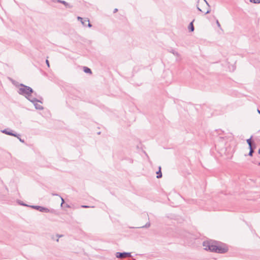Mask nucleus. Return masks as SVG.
<instances>
[{
    "label": "nucleus",
    "instance_id": "obj_1",
    "mask_svg": "<svg viewBox=\"0 0 260 260\" xmlns=\"http://www.w3.org/2000/svg\"><path fill=\"white\" fill-rule=\"evenodd\" d=\"M20 87L17 92L20 95L24 96L27 100L30 102L31 99L32 98V94L34 92L33 89L22 83L20 84Z\"/></svg>",
    "mask_w": 260,
    "mask_h": 260
},
{
    "label": "nucleus",
    "instance_id": "obj_2",
    "mask_svg": "<svg viewBox=\"0 0 260 260\" xmlns=\"http://www.w3.org/2000/svg\"><path fill=\"white\" fill-rule=\"evenodd\" d=\"M216 244H218V241L214 240H208L203 243L204 249L212 252H215V249Z\"/></svg>",
    "mask_w": 260,
    "mask_h": 260
},
{
    "label": "nucleus",
    "instance_id": "obj_3",
    "mask_svg": "<svg viewBox=\"0 0 260 260\" xmlns=\"http://www.w3.org/2000/svg\"><path fill=\"white\" fill-rule=\"evenodd\" d=\"M215 249V252L220 254H224L229 250L228 246L222 242L218 241V244H216Z\"/></svg>",
    "mask_w": 260,
    "mask_h": 260
},
{
    "label": "nucleus",
    "instance_id": "obj_4",
    "mask_svg": "<svg viewBox=\"0 0 260 260\" xmlns=\"http://www.w3.org/2000/svg\"><path fill=\"white\" fill-rule=\"evenodd\" d=\"M1 132L9 136H12L14 137H17L19 136V134H17L10 128H7L2 130Z\"/></svg>",
    "mask_w": 260,
    "mask_h": 260
},
{
    "label": "nucleus",
    "instance_id": "obj_5",
    "mask_svg": "<svg viewBox=\"0 0 260 260\" xmlns=\"http://www.w3.org/2000/svg\"><path fill=\"white\" fill-rule=\"evenodd\" d=\"M203 1V3L204 4H205L206 5V6L207 7V10L206 12L203 11L199 6V4H198L197 5V9L202 12V13H204L205 15H206V14H208L209 13H210L211 12V8H210V5H209L208 3L206 1V0H202Z\"/></svg>",
    "mask_w": 260,
    "mask_h": 260
},
{
    "label": "nucleus",
    "instance_id": "obj_6",
    "mask_svg": "<svg viewBox=\"0 0 260 260\" xmlns=\"http://www.w3.org/2000/svg\"><path fill=\"white\" fill-rule=\"evenodd\" d=\"M116 257L118 258H123L127 257H131V253L127 252H117L115 254Z\"/></svg>",
    "mask_w": 260,
    "mask_h": 260
},
{
    "label": "nucleus",
    "instance_id": "obj_7",
    "mask_svg": "<svg viewBox=\"0 0 260 260\" xmlns=\"http://www.w3.org/2000/svg\"><path fill=\"white\" fill-rule=\"evenodd\" d=\"M29 207L37 210L40 212L45 213L47 210L46 209V207L39 206V205H30L29 206Z\"/></svg>",
    "mask_w": 260,
    "mask_h": 260
},
{
    "label": "nucleus",
    "instance_id": "obj_8",
    "mask_svg": "<svg viewBox=\"0 0 260 260\" xmlns=\"http://www.w3.org/2000/svg\"><path fill=\"white\" fill-rule=\"evenodd\" d=\"M52 1L53 2H55V3L56 2V3H58L62 4L63 5H64V6L67 8H73V6L72 5H70L69 3H67L65 1H63V0H52Z\"/></svg>",
    "mask_w": 260,
    "mask_h": 260
},
{
    "label": "nucleus",
    "instance_id": "obj_9",
    "mask_svg": "<svg viewBox=\"0 0 260 260\" xmlns=\"http://www.w3.org/2000/svg\"><path fill=\"white\" fill-rule=\"evenodd\" d=\"M80 21L84 26H88V27H91L92 26V25L90 23L89 19L87 18H83V20H81Z\"/></svg>",
    "mask_w": 260,
    "mask_h": 260
},
{
    "label": "nucleus",
    "instance_id": "obj_10",
    "mask_svg": "<svg viewBox=\"0 0 260 260\" xmlns=\"http://www.w3.org/2000/svg\"><path fill=\"white\" fill-rule=\"evenodd\" d=\"M70 93L71 94H76V97H77V98H80V96L81 95V93H80V91L75 89H72L70 91Z\"/></svg>",
    "mask_w": 260,
    "mask_h": 260
},
{
    "label": "nucleus",
    "instance_id": "obj_11",
    "mask_svg": "<svg viewBox=\"0 0 260 260\" xmlns=\"http://www.w3.org/2000/svg\"><path fill=\"white\" fill-rule=\"evenodd\" d=\"M43 98L42 96L39 97V99H37L36 98H32L31 99L30 102L31 103H35V102H37V103H43L42 102Z\"/></svg>",
    "mask_w": 260,
    "mask_h": 260
},
{
    "label": "nucleus",
    "instance_id": "obj_12",
    "mask_svg": "<svg viewBox=\"0 0 260 260\" xmlns=\"http://www.w3.org/2000/svg\"><path fill=\"white\" fill-rule=\"evenodd\" d=\"M46 209L47 210V211H46L45 213L49 212V213L54 214L55 215H58V214H59L58 212L54 209H48V208H46Z\"/></svg>",
    "mask_w": 260,
    "mask_h": 260
},
{
    "label": "nucleus",
    "instance_id": "obj_13",
    "mask_svg": "<svg viewBox=\"0 0 260 260\" xmlns=\"http://www.w3.org/2000/svg\"><path fill=\"white\" fill-rule=\"evenodd\" d=\"M32 103L34 104L36 109L40 110H43V109H44L43 107L42 106L38 104L37 102H35V103Z\"/></svg>",
    "mask_w": 260,
    "mask_h": 260
},
{
    "label": "nucleus",
    "instance_id": "obj_14",
    "mask_svg": "<svg viewBox=\"0 0 260 260\" xmlns=\"http://www.w3.org/2000/svg\"><path fill=\"white\" fill-rule=\"evenodd\" d=\"M193 21L194 20H193L192 21L190 22V23L189 24L188 26V29L189 31L190 32H192L194 30V26L193 24Z\"/></svg>",
    "mask_w": 260,
    "mask_h": 260
},
{
    "label": "nucleus",
    "instance_id": "obj_15",
    "mask_svg": "<svg viewBox=\"0 0 260 260\" xmlns=\"http://www.w3.org/2000/svg\"><path fill=\"white\" fill-rule=\"evenodd\" d=\"M83 71L84 73L88 74H92L91 70L87 67H83Z\"/></svg>",
    "mask_w": 260,
    "mask_h": 260
},
{
    "label": "nucleus",
    "instance_id": "obj_16",
    "mask_svg": "<svg viewBox=\"0 0 260 260\" xmlns=\"http://www.w3.org/2000/svg\"><path fill=\"white\" fill-rule=\"evenodd\" d=\"M10 81H11V82L12 83V84L15 85L16 87H19L20 86V83H19L18 82H17L16 81L11 79V78H10Z\"/></svg>",
    "mask_w": 260,
    "mask_h": 260
},
{
    "label": "nucleus",
    "instance_id": "obj_17",
    "mask_svg": "<svg viewBox=\"0 0 260 260\" xmlns=\"http://www.w3.org/2000/svg\"><path fill=\"white\" fill-rule=\"evenodd\" d=\"M248 147L249 150L252 149L254 151V149L256 147V144L255 143V142H253V143L251 145L248 146Z\"/></svg>",
    "mask_w": 260,
    "mask_h": 260
},
{
    "label": "nucleus",
    "instance_id": "obj_18",
    "mask_svg": "<svg viewBox=\"0 0 260 260\" xmlns=\"http://www.w3.org/2000/svg\"><path fill=\"white\" fill-rule=\"evenodd\" d=\"M156 178L157 179H159V178H161L162 177V173H161V171L160 170H158L156 172Z\"/></svg>",
    "mask_w": 260,
    "mask_h": 260
},
{
    "label": "nucleus",
    "instance_id": "obj_19",
    "mask_svg": "<svg viewBox=\"0 0 260 260\" xmlns=\"http://www.w3.org/2000/svg\"><path fill=\"white\" fill-rule=\"evenodd\" d=\"M252 136H251L250 138L246 140V142L248 144V146H249L250 145H251L253 143V142H254V141H253L252 140Z\"/></svg>",
    "mask_w": 260,
    "mask_h": 260
},
{
    "label": "nucleus",
    "instance_id": "obj_20",
    "mask_svg": "<svg viewBox=\"0 0 260 260\" xmlns=\"http://www.w3.org/2000/svg\"><path fill=\"white\" fill-rule=\"evenodd\" d=\"M17 202L18 204L20 205L23 206H26V207H29V205L24 203L23 202L20 201V200H17Z\"/></svg>",
    "mask_w": 260,
    "mask_h": 260
},
{
    "label": "nucleus",
    "instance_id": "obj_21",
    "mask_svg": "<svg viewBox=\"0 0 260 260\" xmlns=\"http://www.w3.org/2000/svg\"><path fill=\"white\" fill-rule=\"evenodd\" d=\"M150 226V222H147L144 225L142 226L141 228H149Z\"/></svg>",
    "mask_w": 260,
    "mask_h": 260
},
{
    "label": "nucleus",
    "instance_id": "obj_22",
    "mask_svg": "<svg viewBox=\"0 0 260 260\" xmlns=\"http://www.w3.org/2000/svg\"><path fill=\"white\" fill-rule=\"evenodd\" d=\"M170 52L172 53L173 54L177 56H178L179 55V54L177 51L173 49H172Z\"/></svg>",
    "mask_w": 260,
    "mask_h": 260
},
{
    "label": "nucleus",
    "instance_id": "obj_23",
    "mask_svg": "<svg viewBox=\"0 0 260 260\" xmlns=\"http://www.w3.org/2000/svg\"><path fill=\"white\" fill-rule=\"evenodd\" d=\"M19 141L20 142H21V143H24L25 142L24 141V139H22L20 137V135L19 134V136H18L17 137H16Z\"/></svg>",
    "mask_w": 260,
    "mask_h": 260
},
{
    "label": "nucleus",
    "instance_id": "obj_24",
    "mask_svg": "<svg viewBox=\"0 0 260 260\" xmlns=\"http://www.w3.org/2000/svg\"><path fill=\"white\" fill-rule=\"evenodd\" d=\"M254 152V151L252 149L249 150V152L247 155H248L249 156H252Z\"/></svg>",
    "mask_w": 260,
    "mask_h": 260
},
{
    "label": "nucleus",
    "instance_id": "obj_25",
    "mask_svg": "<svg viewBox=\"0 0 260 260\" xmlns=\"http://www.w3.org/2000/svg\"><path fill=\"white\" fill-rule=\"evenodd\" d=\"M250 2L254 4L260 3V0H250Z\"/></svg>",
    "mask_w": 260,
    "mask_h": 260
},
{
    "label": "nucleus",
    "instance_id": "obj_26",
    "mask_svg": "<svg viewBox=\"0 0 260 260\" xmlns=\"http://www.w3.org/2000/svg\"><path fill=\"white\" fill-rule=\"evenodd\" d=\"M81 207L83 208H90V206H89L87 205H82V206H81ZM93 207H94L91 206V208H93Z\"/></svg>",
    "mask_w": 260,
    "mask_h": 260
},
{
    "label": "nucleus",
    "instance_id": "obj_27",
    "mask_svg": "<svg viewBox=\"0 0 260 260\" xmlns=\"http://www.w3.org/2000/svg\"><path fill=\"white\" fill-rule=\"evenodd\" d=\"M216 24L217 25V26L219 28H221V25H220V23L219 22L218 20H217L216 21Z\"/></svg>",
    "mask_w": 260,
    "mask_h": 260
},
{
    "label": "nucleus",
    "instance_id": "obj_28",
    "mask_svg": "<svg viewBox=\"0 0 260 260\" xmlns=\"http://www.w3.org/2000/svg\"><path fill=\"white\" fill-rule=\"evenodd\" d=\"M60 198H61V206H62V204L64 203V199L61 197L60 196Z\"/></svg>",
    "mask_w": 260,
    "mask_h": 260
},
{
    "label": "nucleus",
    "instance_id": "obj_29",
    "mask_svg": "<svg viewBox=\"0 0 260 260\" xmlns=\"http://www.w3.org/2000/svg\"><path fill=\"white\" fill-rule=\"evenodd\" d=\"M46 64L47 65V66L48 67H50L49 62V60L48 59L46 60Z\"/></svg>",
    "mask_w": 260,
    "mask_h": 260
},
{
    "label": "nucleus",
    "instance_id": "obj_30",
    "mask_svg": "<svg viewBox=\"0 0 260 260\" xmlns=\"http://www.w3.org/2000/svg\"><path fill=\"white\" fill-rule=\"evenodd\" d=\"M77 19H78V20H80V21H81V20H83V18H82V17H80V16H78V17H77Z\"/></svg>",
    "mask_w": 260,
    "mask_h": 260
},
{
    "label": "nucleus",
    "instance_id": "obj_31",
    "mask_svg": "<svg viewBox=\"0 0 260 260\" xmlns=\"http://www.w3.org/2000/svg\"><path fill=\"white\" fill-rule=\"evenodd\" d=\"M51 194L53 196H59L58 194L55 193H52Z\"/></svg>",
    "mask_w": 260,
    "mask_h": 260
},
{
    "label": "nucleus",
    "instance_id": "obj_32",
    "mask_svg": "<svg viewBox=\"0 0 260 260\" xmlns=\"http://www.w3.org/2000/svg\"><path fill=\"white\" fill-rule=\"evenodd\" d=\"M117 11H118V9L115 8V9H114L113 13H116Z\"/></svg>",
    "mask_w": 260,
    "mask_h": 260
},
{
    "label": "nucleus",
    "instance_id": "obj_33",
    "mask_svg": "<svg viewBox=\"0 0 260 260\" xmlns=\"http://www.w3.org/2000/svg\"><path fill=\"white\" fill-rule=\"evenodd\" d=\"M257 112L260 115V110H259L258 109H257Z\"/></svg>",
    "mask_w": 260,
    "mask_h": 260
},
{
    "label": "nucleus",
    "instance_id": "obj_34",
    "mask_svg": "<svg viewBox=\"0 0 260 260\" xmlns=\"http://www.w3.org/2000/svg\"><path fill=\"white\" fill-rule=\"evenodd\" d=\"M158 170H160V171H161V167H160V166H159V167H158Z\"/></svg>",
    "mask_w": 260,
    "mask_h": 260
},
{
    "label": "nucleus",
    "instance_id": "obj_35",
    "mask_svg": "<svg viewBox=\"0 0 260 260\" xmlns=\"http://www.w3.org/2000/svg\"><path fill=\"white\" fill-rule=\"evenodd\" d=\"M33 94L35 95V96H36V95H37V93H36V92H34Z\"/></svg>",
    "mask_w": 260,
    "mask_h": 260
},
{
    "label": "nucleus",
    "instance_id": "obj_36",
    "mask_svg": "<svg viewBox=\"0 0 260 260\" xmlns=\"http://www.w3.org/2000/svg\"><path fill=\"white\" fill-rule=\"evenodd\" d=\"M258 153L260 155V148L258 149Z\"/></svg>",
    "mask_w": 260,
    "mask_h": 260
},
{
    "label": "nucleus",
    "instance_id": "obj_37",
    "mask_svg": "<svg viewBox=\"0 0 260 260\" xmlns=\"http://www.w3.org/2000/svg\"><path fill=\"white\" fill-rule=\"evenodd\" d=\"M257 165H258V166H260V162H258V163H257Z\"/></svg>",
    "mask_w": 260,
    "mask_h": 260
}]
</instances>
